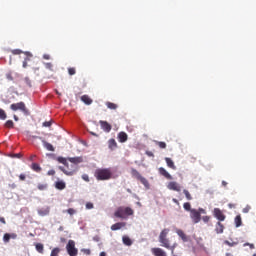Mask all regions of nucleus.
Here are the masks:
<instances>
[{
	"label": "nucleus",
	"instance_id": "nucleus-46",
	"mask_svg": "<svg viewBox=\"0 0 256 256\" xmlns=\"http://www.w3.org/2000/svg\"><path fill=\"white\" fill-rule=\"evenodd\" d=\"M68 215H75V213H77V211L73 208H69L68 210H66Z\"/></svg>",
	"mask_w": 256,
	"mask_h": 256
},
{
	"label": "nucleus",
	"instance_id": "nucleus-45",
	"mask_svg": "<svg viewBox=\"0 0 256 256\" xmlns=\"http://www.w3.org/2000/svg\"><path fill=\"white\" fill-rule=\"evenodd\" d=\"M45 67H46V69H48L49 71H53V64H52L51 62L45 63Z\"/></svg>",
	"mask_w": 256,
	"mask_h": 256
},
{
	"label": "nucleus",
	"instance_id": "nucleus-39",
	"mask_svg": "<svg viewBox=\"0 0 256 256\" xmlns=\"http://www.w3.org/2000/svg\"><path fill=\"white\" fill-rule=\"evenodd\" d=\"M60 251H61V249H59V248H54V249L51 251L50 256H59Z\"/></svg>",
	"mask_w": 256,
	"mask_h": 256
},
{
	"label": "nucleus",
	"instance_id": "nucleus-62",
	"mask_svg": "<svg viewBox=\"0 0 256 256\" xmlns=\"http://www.w3.org/2000/svg\"><path fill=\"white\" fill-rule=\"evenodd\" d=\"M16 237H17V234L15 233L10 234V239H15Z\"/></svg>",
	"mask_w": 256,
	"mask_h": 256
},
{
	"label": "nucleus",
	"instance_id": "nucleus-27",
	"mask_svg": "<svg viewBox=\"0 0 256 256\" xmlns=\"http://www.w3.org/2000/svg\"><path fill=\"white\" fill-rule=\"evenodd\" d=\"M106 107L108 109L115 111V109H117L119 106L113 102H106Z\"/></svg>",
	"mask_w": 256,
	"mask_h": 256
},
{
	"label": "nucleus",
	"instance_id": "nucleus-29",
	"mask_svg": "<svg viewBox=\"0 0 256 256\" xmlns=\"http://www.w3.org/2000/svg\"><path fill=\"white\" fill-rule=\"evenodd\" d=\"M138 181H140V183H142L146 189H149V181L145 177L142 176Z\"/></svg>",
	"mask_w": 256,
	"mask_h": 256
},
{
	"label": "nucleus",
	"instance_id": "nucleus-33",
	"mask_svg": "<svg viewBox=\"0 0 256 256\" xmlns=\"http://www.w3.org/2000/svg\"><path fill=\"white\" fill-rule=\"evenodd\" d=\"M59 169H60V171H63V173L65 174V175H68V176H72V175H75V171H67V170H65V168L63 167V166H60L59 167Z\"/></svg>",
	"mask_w": 256,
	"mask_h": 256
},
{
	"label": "nucleus",
	"instance_id": "nucleus-14",
	"mask_svg": "<svg viewBox=\"0 0 256 256\" xmlns=\"http://www.w3.org/2000/svg\"><path fill=\"white\" fill-rule=\"evenodd\" d=\"M55 187L58 191H63L67 187V184L63 180H58L55 182Z\"/></svg>",
	"mask_w": 256,
	"mask_h": 256
},
{
	"label": "nucleus",
	"instance_id": "nucleus-31",
	"mask_svg": "<svg viewBox=\"0 0 256 256\" xmlns=\"http://www.w3.org/2000/svg\"><path fill=\"white\" fill-rule=\"evenodd\" d=\"M67 158H63V157H58L57 158V161L59 162V163H62V165H65V167H69V163L67 162Z\"/></svg>",
	"mask_w": 256,
	"mask_h": 256
},
{
	"label": "nucleus",
	"instance_id": "nucleus-56",
	"mask_svg": "<svg viewBox=\"0 0 256 256\" xmlns=\"http://www.w3.org/2000/svg\"><path fill=\"white\" fill-rule=\"evenodd\" d=\"M146 155H147L148 157H155V155H154L153 152H151V151H146Z\"/></svg>",
	"mask_w": 256,
	"mask_h": 256
},
{
	"label": "nucleus",
	"instance_id": "nucleus-52",
	"mask_svg": "<svg viewBox=\"0 0 256 256\" xmlns=\"http://www.w3.org/2000/svg\"><path fill=\"white\" fill-rule=\"evenodd\" d=\"M19 179L20 181H25L27 179V176L25 174H20Z\"/></svg>",
	"mask_w": 256,
	"mask_h": 256
},
{
	"label": "nucleus",
	"instance_id": "nucleus-9",
	"mask_svg": "<svg viewBox=\"0 0 256 256\" xmlns=\"http://www.w3.org/2000/svg\"><path fill=\"white\" fill-rule=\"evenodd\" d=\"M214 217L218 219V221H225V214L219 208L214 209Z\"/></svg>",
	"mask_w": 256,
	"mask_h": 256
},
{
	"label": "nucleus",
	"instance_id": "nucleus-35",
	"mask_svg": "<svg viewBox=\"0 0 256 256\" xmlns=\"http://www.w3.org/2000/svg\"><path fill=\"white\" fill-rule=\"evenodd\" d=\"M183 208L185 211H189V213H191V211H193V209L191 208V203H189V202H185L183 204Z\"/></svg>",
	"mask_w": 256,
	"mask_h": 256
},
{
	"label": "nucleus",
	"instance_id": "nucleus-55",
	"mask_svg": "<svg viewBox=\"0 0 256 256\" xmlns=\"http://www.w3.org/2000/svg\"><path fill=\"white\" fill-rule=\"evenodd\" d=\"M43 59H45L46 61H49V59H51V56L49 54H44Z\"/></svg>",
	"mask_w": 256,
	"mask_h": 256
},
{
	"label": "nucleus",
	"instance_id": "nucleus-17",
	"mask_svg": "<svg viewBox=\"0 0 256 256\" xmlns=\"http://www.w3.org/2000/svg\"><path fill=\"white\" fill-rule=\"evenodd\" d=\"M68 161H70V163H74V165H79V163H83V157L68 158Z\"/></svg>",
	"mask_w": 256,
	"mask_h": 256
},
{
	"label": "nucleus",
	"instance_id": "nucleus-61",
	"mask_svg": "<svg viewBox=\"0 0 256 256\" xmlns=\"http://www.w3.org/2000/svg\"><path fill=\"white\" fill-rule=\"evenodd\" d=\"M0 223H3V225H6L7 221H5V219L3 217H0Z\"/></svg>",
	"mask_w": 256,
	"mask_h": 256
},
{
	"label": "nucleus",
	"instance_id": "nucleus-25",
	"mask_svg": "<svg viewBox=\"0 0 256 256\" xmlns=\"http://www.w3.org/2000/svg\"><path fill=\"white\" fill-rule=\"evenodd\" d=\"M35 248L38 253L43 254L45 246L42 243H36Z\"/></svg>",
	"mask_w": 256,
	"mask_h": 256
},
{
	"label": "nucleus",
	"instance_id": "nucleus-54",
	"mask_svg": "<svg viewBox=\"0 0 256 256\" xmlns=\"http://www.w3.org/2000/svg\"><path fill=\"white\" fill-rule=\"evenodd\" d=\"M86 209H93V203L91 202L86 203Z\"/></svg>",
	"mask_w": 256,
	"mask_h": 256
},
{
	"label": "nucleus",
	"instance_id": "nucleus-6",
	"mask_svg": "<svg viewBox=\"0 0 256 256\" xmlns=\"http://www.w3.org/2000/svg\"><path fill=\"white\" fill-rule=\"evenodd\" d=\"M66 250L69 256H77L79 253V250L75 247V241L69 240L66 245Z\"/></svg>",
	"mask_w": 256,
	"mask_h": 256
},
{
	"label": "nucleus",
	"instance_id": "nucleus-21",
	"mask_svg": "<svg viewBox=\"0 0 256 256\" xmlns=\"http://www.w3.org/2000/svg\"><path fill=\"white\" fill-rule=\"evenodd\" d=\"M131 175H132V177H134V178L137 179L138 181H139L140 178L142 177V176H141V173H139V171H137V169H135V168H132V169H131Z\"/></svg>",
	"mask_w": 256,
	"mask_h": 256
},
{
	"label": "nucleus",
	"instance_id": "nucleus-36",
	"mask_svg": "<svg viewBox=\"0 0 256 256\" xmlns=\"http://www.w3.org/2000/svg\"><path fill=\"white\" fill-rule=\"evenodd\" d=\"M5 127L7 129H13V127H15V124L12 122V120H7L5 123Z\"/></svg>",
	"mask_w": 256,
	"mask_h": 256
},
{
	"label": "nucleus",
	"instance_id": "nucleus-64",
	"mask_svg": "<svg viewBox=\"0 0 256 256\" xmlns=\"http://www.w3.org/2000/svg\"><path fill=\"white\" fill-rule=\"evenodd\" d=\"M100 256H107V253L101 252V253H100Z\"/></svg>",
	"mask_w": 256,
	"mask_h": 256
},
{
	"label": "nucleus",
	"instance_id": "nucleus-13",
	"mask_svg": "<svg viewBox=\"0 0 256 256\" xmlns=\"http://www.w3.org/2000/svg\"><path fill=\"white\" fill-rule=\"evenodd\" d=\"M51 209L49 207H44V208H40L38 209V215H40V217H46V215H49Z\"/></svg>",
	"mask_w": 256,
	"mask_h": 256
},
{
	"label": "nucleus",
	"instance_id": "nucleus-19",
	"mask_svg": "<svg viewBox=\"0 0 256 256\" xmlns=\"http://www.w3.org/2000/svg\"><path fill=\"white\" fill-rule=\"evenodd\" d=\"M81 101L85 103V105H91L93 103V99L89 97V95H83L81 96Z\"/></svg>",
	"mask_w": 256,
	"mask_h": 256
},
{
	"label": "nucleus",
	"instance_id": "nucleus-18",
	"mask_svg": "<svg viewBox=\"0 0 256 256\" xmlns=\"http://www.w3.org/2000/svg\"><path fill=\"white\" fill-rule=\"evenodd\" d=\"M128 139V136H127V133L125 132H120L118 134V140H119V143H125Z\"/></svg>",
	"mask_w": 256,
	"mask_h": 256
},
{
	"label": "nucleus",
	"instance_id": "nucleus-28",
	"mask_svg": "<svg viewBox=\"0 0 256 256\" xmlns=\"http://www.w3.org/2000/svg\"><path fill=\"white\" fill-rule=\"evenodd\" d=\"M138 181H140V183H142L146 189H149V181L145 177L142 176Z\"/></svg>",
	"mask_w": 256,
	"mask_h": 256
},
{
	"label": "nucleus",
	"instance_id": "nucleus-11",
	"mask_svg": "<svg viewBox=\"0 0 256 256\" xmlns=\"http://www.w3.org/2000/svg\"><path fill=\"white\" fill-rule=\"evenodd\" d=\"M176 233L178 235V237H180V239H182V241L184 243H187V241H189V238L187 237V234H185V232L181 229H176Z\"/></svg>",
	"mask_w": 256,
	"mask_h": 256
},
{
	"label": "nucleus",
	"instance_id": "nucleus-37",
	"mask_svg": "<svg viewBox=\"0 0 256 256\" xmlns=\"http://www.w3.org/2000/svg\"><path fill=\"white\" fill-rule=\"evenodd\" d=\"M24 55H26V57L24 58V61L29 63V61H31V57H33V54H31V52H24Z\"/></svg>",
	"mask_w": 256,
	"mask_h": 256
},
{
	"label": "nucleus",
	"instance_id": "nucleus-7",
	"mask_svg": "<svg viewBox=\"0 0 256 256\" xmlns=\"http://www.w3.org/2000/svg\"><path fill=\"white\" fill-rule=\"evenodd\" d=\"M167 189L170 191H177L178 193L181 192V185L175 181H171L167 185Z\"/></svg>",
	"mask_w": 256,
	"mask_h": 256
},
{
	"label": "nucleus",
	"instance_id": "nucleus-30",
	"mask_svg": "<svg viewBox=\"0 0 256 256\" xmlns=\"http://www.w3.org/2000/svg\"><path fill=\"white\" fill-rule=\"evenodd\" d=\"M235 225H236V227H241V225L243 224V221H242V219H241V215H237L236 217H235Z\"/></svg>",
	"mask_w": 256,
	"mask_h": 256
},
{
	"label": "nucleus",
	"instance_id": "nucleus-44",
	"mask_svg": "<svg viewBox=\"0 0 256 256\" xmlns=\"http://www.w3.org/2000/svg\"><path fill=\"white\" fill-rule=\"evenodd\" d=\"M224 243L228 245V247H235V245H237V242H230L228 240H225Z\"/></svg>",
	"mask_w": 256,
	"mask_h": 256
},
{
	"label": "nucleus",
	"instance_id": "nucleus-60",
	"mask_svg": "<svg viewBox=\"0 0 256 256\" xmlns=\"http://www.w3.org/2000/svg\"><path fill=\"white\" fill-rule=\"evenodd\" d=\"M13 157H16L17 159H21L23 155H21V153H17V154H13Z\"/></svg>",
	"mask_w": 256,
	"mask_h": 256
},
{
	"label": "nucleus",
	"instance_id": "nucleus-3",
	"mask_svg": "<svg viewBox=\"0 0 256 256\" xmlns=\"http://www.w3.org/2000/svg\"><path fill=\"white\" fill-rule=\"evenodd\" d=\"M207 211L203 208L192 209L190 210V219L194 224H197L201 221V215H206Z\"/></svg>",
	"mask_w": 256,
	"mask_h": 256
},
{
	"label": "nucleus",
	"instance_id": "nucleus-40",
	"mask_svg": "<svg viewBox=\"0 0 256 256\" xmlns=\"http://www.w3.org/2000/svg\"><path fill=\"white\" fill-rule=\"evenodd\" d=\"M11 53L12 55H21L22 53H25V52H23V50L21 49H14V50H11Z\"/></svg>",
	"mask_w": 256,
	"mask_h": 256
},
{
	"label": "nucleus",
	"instance_id": "nucleus-26",
	"mask_svg": "<svg viewBox=\"0 0 256 256\" xmlns=\"http://www.w3.org/2000/svg\"><path fill=\"white\" fill-rule=\"evenodd\" d=\"M31 169L36 173H41V166L38 163H32Z\"/></svg>",
	"mask_w": 256,
	"mask_h": 256
},
{
	"label": "nucleus",
	"instance_id": "nucleus-48",
	"mask_svg": "<svg viewBox=\"0 0 256 256\" xmlns=\"http://www.w3.org/2000/svg\"><path fill=\"white\" fill-rule=\"evenodd\" d=\"M82 179H83V181H86V183H89V175H87V174H83L82 175Z\"/></svg>",
	"mask_w": 256,
	"mask_h": 256
},
{
	"label": "nucleus",
	"instance_id": "nucleus-16",
	"mask_svg": "<svg viewBox=\"0 0 256 256\" xmlns=\"http://www.w3.org/2000/svg\"><path fill=\"white\" fill-rule=\"evenodd\" d=\"M152 253L155 256H167V253L161 248H153Z\"/></svg>",
	"mask_w": 256,
	"mask_h": 256
},
{
	"label": "nucleus",
	"instance_id": "nucleus-50",
	"mask_svg": "<svg viewBox=\"0 0 256 256\" xmlns=\"http://www.w3.org/2000/svg\"><path fill=\"white\" fill-rule=\"evenodd\" d=\"M243 247H250V249H255V244L245 243Z\"/></svg>",
	"mask_w": 256,
	"mask_h": 256
},
{
	"label": "nucleus",
	"instance_id": "nucleus-32",
	"mask_svg": "<svg viewBox=\"0 0 256 256\" xmlns=\"http://www.w3.org/2000/svg\"><path fill=\"white\" fill-rule=\"evenodd\" d=\"M183 193H184V195H185L187 201H193V196H191V193L189 192V190L184 189V190H183Z\"/></svg>",
	"mask_w": 256,
	"mask_h": 256
},
{
	"label": "nucleus",
	"instance_id": "nucleus-38",
	"mask_svg": "<svg viewBox=\"0 0 256 256\" xmlns=\"http://www.w3.org/2000/svg\"><path fill=\"white\" fill-rule=\"evenodd\" d=\"M3 241L4 243H9V241H11V234L5 233L3 236Z\"/></svg>",
	"mask_w": 256,
	"mask_h": 256
},
{
	"label": "nucleus",
	"instance_id": "nucleus-43",
	"mask_svg": "<svg viewBox=\"0 0 256 256\" xmlns=\"http://www.w3.org/2000/svg\"><path fill=\"white\" fill-rule=\"evenodd\" d=\"M75 73H77V70L75 69V67L68 68L69 75H75Z\"/></svg>",
	"mask_w": 256,
	"mask_h": 256
},
{
	"label": "nucleus",
	"instance_id": "nucleus-5",
	"mask_svg": "<svg viewBox=\"0 0 256 256\" xmlns=\"http://www.w3.org/2000/svg\"><path fill=\"white\" fill-rule=\"evenodd\" d=\"M10 109L12 111H22L25 115L29 114V110L27 106H25V102H18L10 105Z\"/></svg>",
	"mask_w": 256,
	"mask_h": 256
},
{
	"label": "nucleus",
	"instance_id": "nucleus-15",
	"mask_svg": "<svg viewBox=\"0 0 256 256\" xmlns=\"http://www.w3.org/2000/svg\"><path fill=\"white\" fill-rule=\"evenodd\" d=\"M165 162L167 164V167H169L170 169H173V171H177V166H175V162H173L171 158L166 157Z\"/></svg>",
	"mask_w": 256,
	"mask_h": 256
},
{
	"label": "nucleus",
	"instance_id": "nucleus-8",
	"mask_svg": "<svg viewBox=\"0 0 256 256\" xmlns=\"http://www.w3.org/2000/svg\"><path fill=\"white\" fill-rule=\"evenodd\" d=\"M99 124L101 126V129H103V131H105V133H110L112 126H111V124H109V122L100 120Z\"/></svg>",
	"mask_w": 256,
	"mask_h": 256
},
{
	"label": "nucleus",
	"instance_id": "nucleus-41",
	"mask_svg": "<svg viewBox=\"0 0 256 256\" xmlns=\"http://www.w3.org/2000/svg\"><path fill=\"white\" fill-rule=\"evenodd\" d=\"M0 119L4 121V119H7V114L5 113V110L0 109Z\"/></svg>",
	"mask_w": 256,
	"mask_h": 256
},
{
	"label": "nucleus",
	"instance_id": "nucleus-58",
	"mask_svg": "<svg viewBox=\"0 0 256 256\" xmlns=\"http://www.w3.org/2000/svg\"><path fill=\"white\" fill-rule=\"evenodd\" d=\"M47 175H49V176L55 175V170H49V171L47 172Z\"/></svg>",
	"mask_w": 256,
	"mask_h": 256
},
{
	"label": "nucleus",
	"instance_id": "nucleus-57",
	"mask_svg": "<svg viewBox=\"0 0 256 256\" xmlns=\"http://www.w3.org/2000/svg\"><path fill=\"white\" fill-rule=\"evenodd\" d=\"M27 63H28L27 60H24V61H23L22 67H23L24 69H27V67H28V64H27Z\"/></svg>",
	"mask_w": 256,
	"mask_h": 256
},
{
	"label": "nucleus",
	"instance_id": "nucleus-2",
	"mask_svg": "<svg viewBox=\"0 0 256 256\" xmlns=\"http://www.w3.org/2000/svg\"><path fill=\"white\" fill-rule=\"evenodd\" d=\"M133 213L134 211L131 209V207L120 206L114 212V216H116L118 219H127L129 216L133 215Z\"/></svg>",
	"mask_w": 256,
	"mask_h": 256
},
{
	"label": "nucleus",
	"instance_id": "nucleus-47",
	"mask_svg": "<svg viewBox=\"0 0 256 256\" xmlns=\"http://www.w3.org/2000/svg\"><path fill=\"white\" fill-rule=\"evenodd\" d=\"M81 252L84 253V255H91V250L90 249H81Z\"/></svg>",
	"mask_w": 256,
	"mask_h": 256
},
{
	"label": "nucleus",
	"instance_id": "nucleus-59",
	"mask_svg": "<svg viewBox=\"0 0 256 256\" xmlns=\"http://www.w3.org/2000/svg\"><path fill=\"white\" fill-rule=\"evenodd\" d=\"M6 79H8L9 81H13V75L7 74Z\"/></svg>",
	"mask_w": 256,
	"mask_h": 256
},
{
	"label": "nucleus",
	"instance_id": "nucleus-4",
	"mask_svg": "<svg viewBox=\"0 0 256 256\" xmlns=\"http://www.w3.org/2000/svg\"><path fill=\"white\" fill-rule=\"evenodd\" d=\"M169 235V228H165L160 232L159 235V243H161V247H165V249H169L170 241L167 236Z\"/></svg>",
	"mask_w": 256,
	"mask_h": 256
},
{
	"label": "nucleus",
	"instance_id": "nucleus-24",
	"mask_svg": "<svg viewBox=\"0 0 256 256\" xmlns=\"http://www.w3.org/2000/svg\"><path fill=\"white\" fill-rule=\"evenodd\" d=\"M224 229H225V226H223L221 222H217L216 229H215L216 233L221 234L223 233Z\"/></svg>",
	"mask_w": 256,
	"mask_h": 256
},
{
	"label": "nucleus",
	"instance_id": "nucleus-23",
	"mask_svg": "<svg viewBox=\"0 0 256 256\" xmlns=\"http://www.w3.org/2000/svg\"><path fill=\"white\" fill-rule=\"evenodd\" d=\"M122 241L124 245H127V247H131L133 245V241L128 236H123Z\"/></svg>",
	"mask_w": 256,
	"mask_h": 256
},
{
	"label": "nucleus",
	"instance_id": "nucleus-34",
	"mask_svg": "<svg viewBox=\"0 0 256 256\" xmlns=\"http://www.w3.org/2000/svg\"><path fill=\"white\" fill-rule=\"evenodd\" d=\"M160 149H167V143L161 142V141H155L154 142Z\"/></svg>",
	"mask_w": 256,
	"mask_h": 256
},
{
	"label": "nucleus",
	"instance_id": "nucleus-49",
	"mask_svg": "<svg viewBox=\"0 0 256 256\" xmlns=\"http://www.w3.org/2000/svg\"><path fill=\"white\" fill-rule=\"evenodd\" d=\"M210 219H211V217H209V216H203V217H202V221H203L204 223H209Z\"/></svg>",
	"mask_w": 256,
	"mask_h": 256
},
{
	"label": "nucleus",
	"instance_id": "nucleus-22",
	"mask_svg": "<svg viewBox=\"0 0 256 256\" xmlns=\"http://www.w3.org/2000/svg\"><path fill=\"white\" fill-rule=\"evenodd\" d=\"M42 143H43L45 149H47V151H55V147H53V144H51L45 140H43Z\"/></svg>",
	"mask_w": 256,
	"mask_h": 256
},
{
	"label": "nucleus",
	"instance_id": "nucleus-10",
	"mask_svg": "<svg viewBox=\"0 0 256 256\" xmlns=\"http://www.w3.org/2000/svg\"><path fill=\"white\" fill-rule=\"evenodd\" d=\"M126 225L127 223L125 222H117L111 226V231H119V229H123Z\"/></svg>",
	"mask_w": 256,
	"mask_h": 256
},
{
	"label": "nucleus",
	"instance_id": "nucleus-53",
	"mask_svg": "<svg viewBox=\"0 0 256 256\" xmlns=\"http://www.w3.org/2000/svg\"><path fill=\"white\" fill-rule=\"evenodd\" d=\"M249 211H251V206H246V207L243 209V213H249Z\"/></svg>",
	"mask_w": 256,
	"mask_h": 256
},
{
	"label": "nucleus",
	"instance_id": "nucleus-20",
	"mask_svg": "<svg viewBox=\"0 0 256 256\" xmlns=\"http://www.w3.org/2000/svg\"><path fill=\"white\" fill-rule=\"evenodd\" d=\"M108 147L109 149H111V151H113L114 149H117V141H115V139H110L108 141Z\"/></svg>",
	"mask_w": 256,
	"mask_h": 256
},
{
	"label": "nucleus",
	"instance_id": "nucleus-51",
	"mask_svg": "<svg viewBox=\"0 0 256 256\" xmlns=\"http://www.w3.org/2000/svg\"><path fill=\"white\" fill-rule=\"evenodd\" d=\"M51 125H52L51 121H45L43 123V127H51Z\"/></svg>",
	"mask_w": 256,
	"mask_h": 256
},
{
	"label": "nucleus",
	"instance_id": "nucleus-42",
	"mask_svg": "<svg viewBox=\"0 0 256 256\" xmlns=\"http://www.w3.org/2000/svg\"><path fill=\"white\" fill-rule=\"evenodd\" d=\"M38 189L39 191H45L47 189L48 185L47 184H38Z\"/></svg>",
	"mask_w": 256,
	"mask_h": 256
},
{
	"label": "nucleus",
	"instance_id": "nucleus-63",
	"mask_svg": "<svg viewBox=\"0 0 256 256\" xmlns=\"http://www.w3.org/2000/svg\"><path fill=\"white\" fill-rule=\"evenodd\" d=\"M172 201H173V203H175L176 205H179V200H177V198H173Z\"/></svg>",
	"mask_w": 256,
	"mask_h": 256
},
{
	"label": "nucleus",
	"instance_id": "nucleus-12",
	"mask_svg": "<svg viewBox=\"0 0 256 256\" xmlns=\"http://www.w3.org/2000/svg\"><path fill=\"white\" fill-rule=\"evenodd\" d=\"M158 171H159L160 175L165 177V179H169V180L173 179V176H171V174H169V172H167V170L165 168L160 167L158 169Z\"/></svg>",
	"mask_w": 256,
	"mask_h": 256
},
{
	"label": "nucleus",
	"instance_id": "nucleus-1",
	"mask_svg": "<svg viewBox=\"0 0 256 256\" xmlns=\"http://www.w3.org/2000/svg\"><path fill=\"white\" fill-rule=\"evenodd\" d=\"M94 177L97 179V181H109V179H112L113 177V172L110 170V168H99L96 169Z\"/></svg>",
	"mask_w": 256,
	"mask_h": 256
}]
</instances>
